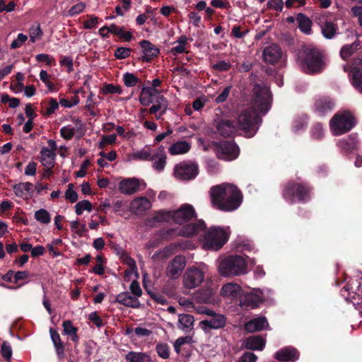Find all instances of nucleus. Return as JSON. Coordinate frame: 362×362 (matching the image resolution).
I'll return each mask as SVG.
<instances>
[{"label": "nucleus", "instance_id": "1", "mask_svg": "<svg viewBox=\"0 0 362 362\" xmlns=\"http://www.w3.org/2000/svg\"><path fill=\"white\" fill-rule=\"evenodd\" d=\"M259 74H250V86H253L250 93V138L257 132L262 123V117L269 111L272 105V93L264 82L267 69L263 66Z\"/></svg>", "mask_w": 362, "mask_h": 362}, {"label": "nucleus", "instance_id": "2", "mask_svg": "<svg viewBox=\"0 0 362 362\" xmlns=\"http://www.w3.org/2000/svg\"><path fill=\"white\" fill-rule=\"evenodd\" d=\"M209 195L213 207L223 211L237 209L243 200L238 188L230 183H222L210 188Z\"/></svg>", "mask_w": 362, "mask_h": 362}, {"label": "nucleus", "instance_id": "3", "mask_svg": "<svg viewBox=\"0 0 362 362\" xmlns=\"http://www.w3.org/2000/svg\"><path fill=\"white\" fill-rule=\"evenodd\" d=\"M302 69L308 74H318L325 69V55L319 48L308 45L298 54Z\"/></svg>", "mask_w": 362, "mask_h": 362}, {"label": "nucleus", "instance_id": "4", "mask_svg": "<svg viewBox=\"0 0 362 362\" xmlns=\"http://www.w3.org/2000/svg\"><path fill=\"white\" fill-rule=\"evenodd\" d=\"M311 187L304 182L289 180L284 187L282 196L290 204L305 203L310 199Z\"/></svg>", "mask_w": 362, "mask_h": 362}, {"label": "nucleus", "instance_id": "5", "mask_svg": "<svg viewBox=\"0 0 362 362\" xmlns=\"http://www.w3.org/2000/svg\"><path fill=\"white\" fill-rule=\"evenodd\" d=\"M230 234L228 227L212 226L204 233V245L207 249L218 250L227 242Z\"/></svg>", "mask_w": 362, "mask_h": 362}, {"label": "nucleus", "instance_id": "6", "mask_svg": "<svg viewBox=\"0 0 362 362\" xmlns=\"http://www.w3.org/2000/svg\"><path fill=\"white\" fill-rule=\"evenodd\" d=\"M355 117L349 111L336 113L329 121L330 130L334 136H340L351 131L356 125Z\"/></svg>", "mask_w": 362, "mask_h": 362}, {"label": "nucleus", "instance_id": "7", "mask_svg": "<svg viewBox=\"0 0 362 362\" xmlns=\"http://www.w3.org/2000/svg\"><path fill=\"white\" fill-rule=\"evenodd\" d=\"M246 267L247 263L241 256H230L221 262L218 272L223 276H238L245 273Z\"/></svg>", "mask_w": 362, "mask_h": 362}, {"label": "nucleus", "instance_id": "8", "mask_svg": "<svg viewBox=\"0 0 362 362\" xmlns=\"http://www.w3.org/2000/svg\"><path fill=\"white\" fill-rule=\"evenodd\" d=\"M198 174V165L190 162H182L174 168V175L177 179L189 180Z\"/></svg>", "mask_w": 362, "mask_h": 362}, {"label": "nucleus", "instance_id": "9", "mask_svg": "<svg viewBox=\"0 0 362 362\" xmlns=\"http://www.w3.org/2000/svg\"><path fill=\"white\" fill-rule=\"evenodd\" d=\"M214 151L217 156L223 160H233L238 155V147L229 141L215 143Z\"/></svg>", "mask_w": 362, "mask_h": 362}, {"label": "nucleus", "instance_id": "10", "mask_svg": "<svg viewBox=\"0 0 362 362\" xmlns=\"http://www.w3.org/2000/svg\"><path fill=\"white\" fill-rule=\"evenodd\" d=\"M315 23L320 27L321 33L326 39H333L338 30L337 23L330 21L328 16L326 14H320L315 18Z\"/></svg>", "mask_w": 362, "mask_h": 362}, {"label": "nucleus", "instance_id": "11", "mask_svg": "<svg viewBox=\"0 0 362 362\" xmlns=\"http://www.w3.org/2000/svg\"><path fill=\"white\" fill-rule=\"evenodd\" d=\"M204 274L198 268L187 269L183 276V284L187 288L192 289L199 286L204 281Z\"/></svg>", "mask_w": 362, "mask_h": 362}, {"label": "nucleus", "instance_id": "12", "mask_svg": "<svg viewBox=\"0 0 362 362\" xmlns=\"http://www.w3.org/2000/svg\"><path fill=\"white\" fill-rule=\"evenodd\" d=\"M173 220L175 223L182 224L189 221L196 216L194 207L188 204H185L176 211H172Z\"/></svg>", "mask_w": 362, "mask_h": 362}, {"label": "nucleus", "instance_id": "13", "mask_svg": "<svg viewBox=\"0 0 362 362\" xmlns=\"http://www.w3.org/2000/svg\"><path fill=\"white\" fill-rule=\"evenodd\" d=\"M186 264L185 258L182 255H177L170 262L166 268V275L171 279L177 278Z\"/></svg>", "mask_w": 362, "mask_h": 362}, {"label": "nucleus", "instance_id": "14", "mask_svg": "<svg viewBox=\"0 0 362 362\" xmlns=\"http://www.w3.org/2000/svg\"><path fill=\"white\" fill-rule=\"evenodd\" d=\"M226 323V318L223 315L216 314L208 320H202L199 323L202 329L208 332L210 329H217L225 327Z\"/></svg>", "mask_w": 362, "mask_h": 362}, {"label": "nucleus", "instance_id": "15", "mask_svg": "<svg viewBox=\"0 0 362 362\" xmlns=\"http://www.w3.org/2000/svg\"><path fill=\"white\" fill-rule=\"evenodd\" d=\"M314 107L316 113L320 116H324L333 110L334 102L330 97L320 96L315 99Z\"/></svg>", "mask_w": 362, "mask_h": 362}, {"label": "nucleus", "instance_id": "16", "mask_svg": "<svg viewBox=\"0 0 362 362\" xmlns=\"http://www.w3.org/2000/svg\"><path fill=\"white\" fill-rule=\"evenodd\" d=\"M262 56L265 62L273 64L281 58L282 50L278 45L272 44L264 48Z\"/></svg>", "mask_w": 362, "mask_h": 362}, {"label": "nucleus", "instance_id": "17", "mask_svg": "<svg viewBox=\"0 0 362 362\" xmlns=\"http://www.w3.org/2000/svg\"><path fill=\"white\" fill-rule=\"evenodd\" d=\"M151 207V203L149 199L144 197H139L132 201L129 210L134 214L140 215L150 209Z\"/></svg>", "mask_w": 362, "mask_h": 362}, {"label": "nucleus", "instance_id": "18", "mask_svg": "<svg viewBox=\"0 0 362 362\" xmlns=\"http://www.w3.org/2000/svg\"><path fill=\"white\" fill-rule=\"evenodd\" d=\"M140 181L136 178H127L122 180L118 185L119 190L124 194H133L139 191Z\"/></svg>", "mask_w": 362, "mask_h": 362}, {"label": "nucleus", "instance_id": "19", "mask_svg": "<svg viewBox=\"0 0 362 362\" xmlns=\"http://www.w3.org/2000/svg\"><path fill=\"white\" fill-rule=\"evenodd\" d=\"M349 296L351 300H357L354 303H362V283L358 279L351 280L346 286Z\"/></svg>", "mask_w": 362, "mask_h": 362}, {"label": "nucleus", "instance_id": "20", "mask_svg": "<svg viewBox=\"0 0 362 362\" xmlns=\"http://www.w3.org/2000/svg\"><path fill=\"white\" fill-rule=\"evenodd\" d=\"M299 353L296 349L292 347H285L276 351L274 358L283 362H293L298 359Z\"/></svg>", "mask_w": 362, "mask_h": 362}, {"label": "nucleus", "instance_id": "21", "mask_svg": "<svg viewBox=\"0 0 362 362\" xmlns=\"http://www.w3.org/2000/svg\"><path fill=\"white\" fill-rule=\"evenodd\" d=\"M358 138L356 134H351L347 138L338 141L337 146L344 153H349L357 150Z\"/></svg>", "mask_w": 362, "mask_h": 362}, {"label": "nucleus", "instance_id": "22", "mask_svg": "<svg viewBox=\"0 0 362 362\" xmlns=\"http://www.w3.org/2000/svg\"><path fill=\"white\" fill-rule=\"evenodd\" d=\"M158 95H161L158 90L150 86L143 87L139 96V101L144 106H148L153 103Z\"/></svg>", "mask_w": 362, "mask_h": 362}, {"label": "nucleus", "instance_id": "23", "mask_svg": "<svg viewBox=\"0 0 362 362\" xmlns=\"http://www.w3.org/2000/svg\"><path fill=\"white\" fill-rule=\"evenodd\" d=\"M205 228V224L203 221L200 220L196 223L187 224L182 226L179 234L185 237H190L198 234L200 231L203 230Z\"/></svg>", "mask_w": 362, "mask_h": 362}, {"label": "nucleus", "instance_id": "24", "mask_svg": "<svg viewBox=\"0 0 362 362\" xmlns=\"http://www.w3.org/2000/svg\"><path fill=\"white\" fill-rule=\"evenodd\" d=\"M116 301L124 306L133 308H139L141 305L137 298L132 296L127 292L118 294L116 297Z\"/></svg>", "mask_w": 362, "mask_h": 362}, {"label": "nucleus", "instance_id": "25", "mask_svg": "<svg viewBox=\"0 0 362 362\" xmlns=\"http://www.w3.org/2000/svg\"><path fill=\"white\" fill-rule=\"evenodd\" d=\"M140 45L144 52L142 58L145 61H150L159 54L158 48L148 40H142L140 42Z\"/></svg>", "mask_w": 362, "mask_h": 362}, {"label": "nucleus", "instance_id": "26", "mask_svg": "<svg viewBox=\"0 0 362 362\" xmlns=\"http://www.w3.org/2000/svg\"><path fill=\"white\" fill-rule=\"evenodd\" d=\"M241 287L235 283L224 284L221 289V295L224 298H234L241 293Z\"/></svg>", "mask_w": 362, "mask_h": 362}, {"label": "nucleus", "instance_id": "27", "mask_svg": "<svg viewBox=\"0 0 362 362\" xmlns=\"http://www.w3.org/2000/svg\"><path fill=\"white\" fill-rule=\"evenodd\" d=\"M40 154L42 165L47 168L48 172H50V169L54 165L56 153L53 151H49V148L43 147L40 151Z\"/></svg>", "mask_w": 362, "mask_h": 362}, {"label": "nucleus", "instance_id": "28", "mask_svg": "<svg viewBox=\"0 0 362 362\" xmlns=\"http://www.w3.org/2000/svg\"><path fill=\"white\" fill-rule=\"evenodd\" d=\"M350 76L352 86L362 93V68L353 65L351 69Z\"/></svg>", "mask_w": 362, "mask_h": 362}, {"label": "nucleus", "instance_id": "29", "mask_svg": "<svg viewBox=\"0 0 362 362\" xmlns=\"http://www.w3.org/2000/svg\"><path fill=\"white\" fill-rule=\"evenodd\" d=\"M269 324L265 316H259L250 319V333L268 329Z\"/></svg>", "mask_w": 362, "mask_h": 362}, {"label": "nucleus", "instance_id": "30", "mask_svg": "<svg viewBox=\"0 0 362 362\" xmlns=\"http://www.w3.org/2000/svg\"><path fill=\"white\" fill-rule=\"evenodd\" d=\"M216 129L218 132L224 137L230 136L235 130L233 123L228 119L220 121L216 125Z\"/></svg>", "mask_w": 362, "mask_h": 362}, {"label": "nucleus", "instance_id": "31", "mask_svg": "<svg viewBox=\"0 0 362 362\" xmlns=\"http://www.w3.org/2000/svg\"><path fill=\"white\" fill-rule=\"evenodd\" d=\"M49 334L52 341L54 346L57 354L59 357H62L64 354V344L57 330L52 327L49 328Z\"/></svg>", "mask_w": 362, "mask_h": 362}, {"label": "nucleus", "instance_id": "32", "mask_svg": "<svg viewBox=\"0 0 362 362\" xmlns=\"http://www.w3.org/2000/svg\"><path fill=\"white\" fill-rule=\"evenodd\" d=\"M264 300L265 298L261 289L250 288V310L259 308Z\"/></svg>", "mask_w": 362, "mask_h": 362}, {"label": "nucleus", "instance_id": "33", "mask_svg": "<svg viewBox=\"0 0 362 362\" xmlns=\"http://www.w3.org/2000/svg\"><path fill=\"white\" fill-rule=\"evenodd\" d=\"M153 103L155 104L149 108V113L156 114L158 111H161V113H165L168 103L163 95L156 96Z\"/></svg>", "mask_w": 362, "mask_h": 362}, {"label": "nucleus", "instance_id": "34", "mask_svg": "<svg viewBox=\"0 0 362 362\" xmlns=\"http://www.w3.org/2000/svg\"><path fill=\"white\" fill-rule=\"evenodd\" d=\"M361 42L356 40L350 45H344L340 50V56L344 60H347L352 54L360 49Z\"/></svg>", "mask_w": 362, "mask_h": 362}, {"label": "nucleus", "instance_id": "35", "mask_svg": "<svg viewBox=\"0 0 362 362\" xmlns=\"http://www.w3.org/2000/svg\"><path fill=\"white\" fill-rule=\"evenodd\" d=\"M13 190L18 197L27 199L33 192V184L30 182H21L14 185Z\"/></svg>", "mask_w": 362, "mask_h": 362}, {"label": "nucleus", "instance_id": "36", "mask_svg": "<svg viewBox=\"0 0 362 362\" xmlns=\"http://www.w3.org/2000/svg\"><path fill=\"white\" fill-rule=\"evenodd\" d=\"M265 335H250V351H262L266 346Z\"/></svg>", "mask_w": 362, "mask_h": 362}, {"label": "nucleus", "instance_id": "37", "mask_svg": "<svg viewBox=\"0 0 362 362\" xmlns=\"http://www.w3.org/2000/svg\"><path fill=\"white\" fill-rule=\"evenodd\" d=\"M190 147V144L187 141H177L172 144L168 151L171 155H180L188 152Z\"/></svg>", "mask_w": 362, "mask_h": 362}, {"label": "nucleus", "instance_id": "38", "mask_svg": "<svg viewBox=\"0 0 362 362\" xmlns=\"http://www.w3.org/2000/svg\"><path fill=\"white\" fill-rule=\"evenodd\" d=\"M156 150L144 148L142 150L132 154V157L135 160H153L156 156Z\"/></svg>", "mask_w": 362, "mask_h": 362}, {"label": "nucleus", "instance_id": "39", "mask_svg": "<svg viewBox=\"0 0 362 362\" xmlns=\"http://www.w3.org/2000/svg\"><path fill=\"white\" fill-rule=\"evenodd\" d=\"M194 317L188 314H181L179 315L177 327L182 330L187 331L192 329L194 324Z\"/></svg>", "mask_w": 362, "mask_h": 362}, {"label": "nucleus", "instance_id": "40", "mask_svg": "<svg viewBox=\"0 0 362 362\" xmlns=\"http://www.w3.org/2000/svg\"><path fill=\"white\" fill-rule=\"evenodd\" d=\"M297 21L300 30L308 34L311 31L312 22L305 14L299 13L297 16Z\"/></svg>", "mask_w": 362, "mask_h": 362}, {"label": "nucleus", "instance_id": "41", "mask_svg": "<svg viewBox=\"0 0 362 362\" xmlns=\"http://www.w3.org/2000/svg\"><path fill=\"white\" fill-rule=\"evenodd\" d=\"M62 326L64 329V334L69 335L73 341L76 342L78 340V337L77 335L78 329L74 327L71 321H64Z\"/></svg>", "mask_w": 362, "mask_h": 362}, {"label": "nucleus", "instance_id": "42", "mask_svg": "<svg viewBox=\"0 0 362 362\" xmlns=\"http://www.w3.org/2000/svg\"><path fill=\"white\" fill-rule=\"evenodd\" d=\"M125 358L127 362H149L150 359L148 355L141 352H129Z\"/></svg>", "mask_w": 362, "mask_h": 362}, {"label": "nucleus", "instance_id": "43", "mask_svg": "<svg viewBox=\"0 0 362 362\" xmlns=\"http://www.w3.org/2000/svg\"><path fill=\"white\" fill-rule=\"evenodd\" d=\"M156 153L157 155L153 160V168L158 171H162L166 165V156L158 151H156Z\"/></svg>", "mask_w": 362, "mask_h": 362}, {"label": "nucleus", "instance_id": "44", "mask_svg": "<svg viewBox=\"0 0 362 362\" xmlns=\"http://www.w3.org/2000/svg\"><path fill=\"white\" fill-rule=\"evenodd\" d=\"M108 32L118 35L119 37L124 38L125 41H130L132 35L130 32H126L122 28L117 27L115 24L108 26Z\"/></svg>", "mask_w": 362, "mask_h": 362}, {"label": "nucleus", "instance_id": "45", "mask_svg": "<svg viewBox=\"0 0 362 362\" xmlns=\"http://www.w3.org/2000/svg\"><path fill=\"white\" fill-rule=\"evenodd\" d=\"M42 30L39 23L33 25L29 30V36L32 42H35L42 38Z\"/></svg>", "mask_w": 362, "mask_h": 362}, {"label": "nucleus", "instance_id": "46", "mask_svg": "<svg viewBox=\"0 0 362 362\" xmlns=\"http://www.w3.org/2000/svg\"><path fill=\"white\" fill-rule=\"evenodd\" d=\"M35 218L37 221L44 224H47L51 221V217L49 212L43 209L35 211Z\"/></svg>", "mask_w": 362, "mask_h": 362}, {"label": "nucleus", "instance_id": "47", "mask_svg": "<svg viewBox=\"0 0 362 362\" xmlns=\"http://www.w3.org/2000/svg\"><path fill=\"white\" fill-rule=\"evenodd\" d=\"M173 219L172 211H160L152 218L153 222H168Z\"/></svg>", "mask_w": 362, "mask_h": 362}, {"label": "nucleus", "instance_id": "48", "mask_svg": "<svg viewBox=\"0 0 362 362\" xmlns=\"http://www.w3.org/2000/svg\"><path fill=\"white\" fill-rule=\"evenodd\" d=\"M76 213L77 215H81L84 210H86L88 211H91L92 210V204L88 200H83L79 202H78L76 206Z\"/></svg>", "mask_w": 362, "mask_h": 362}, {"label": "nucleus", "instance_id": "49", "mask_svg": "<svg viewBox=\"0 0 362 362\" xmlns=\"http://www.w3.org/2000/svg\"><path fill=\"white\" fill-rule=\"evenodd\" d=\"M123 81L127 87L134 86L140 82V80L134 74L128 72L124 74Z\"/></svg>", "mask_w": 362, "mask_h": 362}, {"label": "nucleus", "instance_id": "50", "mask_svg": "<svg viewBox=\"0 0 362 362\" xmlns=\"http://www.w3.org/2000/svg\"><path fill=\"white\" fill-rule=\"evenodd\" d=\"M311 136L315 139H320L324 136V129L320 123L315 124L310 130Z\"/></svg>", "mask_w": 362, "mask_h": 362}, {"label": "nucleus", "instance_id": "51", "mask_svg": "<svg viewBox=\"0 0 362 362\" xmlns=\"http://www.w3.org/2000/svg\"><path fill=\"white\" fill-rule=\"evenodd\" d=\"M156 351L160 357L166 359L170 356V348L167 344H158L156 345Z\"/></svg>", "mask_w": 362, "mask_h": 362}, {"label": "nucleus", "instance_id": "52", "mask_svg": "<svg viewBox=\"0 0 362 362\" xmlns=\"http://www.w3.org/2000/svg\"><path fill=\"white\" fill-rule=\"evenodd\" d=\"M239 128L247 130L249 129V114L246 112L241 113L238 118Z\"/></svg>", "mask_w": 362, "mask_h": 362}, {"label": "nucleus", "instance_id": "53", "mask_svg": "<svg viewBox=\"0 0 362 362\" xmlns=\"http://www.w3.org/2000/svg\"><path fill=\"white\" fill-rule=\"evenodd\" d=\"M1 356L6 360L8 361L12 356V349L10 344L7 341H4L1 347Z\"/></svg>", "mask_w": 362, "mask_h": 362}, {"label": "nucleus", "instance_id": "54", "mask_svg": "<svg viewBox=\"0 0 362 362\" xmlns=\"http://www.w3.org/2000/svg\"><path fill=\"white\" fill-rule=\"evenodd\" d=\"M73 189L74 185L71 183L68 185V189L65 192V198L72 203L76 202L78 199V194Z\"/></svg>", "mask_w": 362, "mask_h": 362}, {"label": "nucleus", "instance_id": "55", "mask_svg": "<svg viewBox=\"0 0 362 362\" xmlns=\"http://www.w3.org/2000/svg\"><path fill=\"white\" fill-rule=\"evenodd\" d=\"M71 229L75 230L79 236H82L85 232H86V227L85 224H80L78 221L71 222Z\"/></svg>", "mask_w": 362, "mask_h": 362}, {"label": "nucleus", "instance_id": "56", "mask_svg": "<svg viewBox=\"0 0 362 362\" xmlns=\"http://www.w3.org/2000/svg\"><path fill=\"white\" fill-rule=\"evenodd\" d=\"M102 92L103 94H107V93H122V88L119 86H115L113 84H107L105 85L103 89Z\"/></svg>", "mask_w": 362, "mask_h": 362}, {"label": "nucleus", "instance_id": "57", "mask_svg": "<svg viewBox=\"0 0 362 362\" xmlns=\"http://www.w3.org/2000/svg\"><path fill=\"white\" fill-rule=\"evenodd\" d=\"M267 7L276 11H282L284 2L282 0H269L267 1Z\"/></svg>", "mask_w": 362, "mask_h": 362}, {"label": "nucleus", "instance_id": "58", "mask_svg": "<svg viewBox=\"0 0 362 362\" xmlns=\"http://www.w3.org/2000/svg\"><path fill=\"white\" fill-rule=\"evenodd\" d=\"M28 40L27 35L20 33L18 35L17 38L15 39L11 44V49H16L22 46V45Z\"/></svg>", "mask_w": 362, "mask_h": 362}, {"label": "nucleus", "instance_id": "59", "mask_svg": "<svg viewBox=\"0 0 362 362\" xmlns=\"http://www.w3.org/2000/svg\"><path fill=\"white\" fill-rule=\"evenodd\" d=\"M131 49L127 47H118L115 49V56L117 59H125L130 55Z\"/></svg>", "mask_w": 362, "mask_h": 362}, {"label": "nucleus", "instance_id": "60", "mask_svg": "<svg viewBox=\"0 0 362 362\" xmlns=\"http://www.w3.org/2000/svg\"><path fill=\"white\" fill-rule=\"evenodd\" d=\"M238 306L241 310L245 313L247 312L249 308V296L247 294L240 296Z\"/></svg>", "mask_w": 362, "mask_h": 362}, {"label": "nucleus", "instance_id": "61", "mask_svg": "<svg viewBox=\"0 0 362 362\" xmlns=\"http://www.w3.org/2000/svg\"><path fill=\"white\" fill-rule=\"evenodd\" d=\"M117 139V136L115 134H110L108 136H104L100 142L99 147L100 148H103L106 144H112L115 143Z\"/></svg>", "mask_w": 362, "mask_h": 362}, {"label": "nucleus", "instance_id": "62", "mask_svg": "<svg viewBox=\"0 0 362 362\" xmlns=\"http://www.w3.org/2000/svg\"><path fill=\"white\" fill-rule=\"evenodd\" d=\"M130 291L134 295V297L137 298L141 296L142 291L140 288L139 284L136 281H133L130 284Z\"/></svg>", "mask_w": 362, "mask_h": 362}, {"label": "nucleus", "instance_id": "63", "mask_svg": "<svg viewBox=\"0 0 362 362\" xmlns=\"http://www.w3.org/2000/svg\"><path fill=\"white\" fill-rule=\"evenodd\" d=\"M60 134L64 139L69 140L74 136V130L70 127H64L61 129Z\"/></svg>", "mask_w": 362, "mask_h": 362}, {"label": "nucleus", "instance_id": "64", "mask_svg": "<svg viewBox=\"0 0 362 362\" xmlns=\"http://www.w3.org/2000/svg\"><path fill=\"white\" fill-rule=\"evenodd\" d=\"M85 4L78 3L74 6H73L69 11V13L70 16H74L81 13L85 8Z\"/></svg>", "mask_w": 362, "mask_h": 362}]
</instances>
